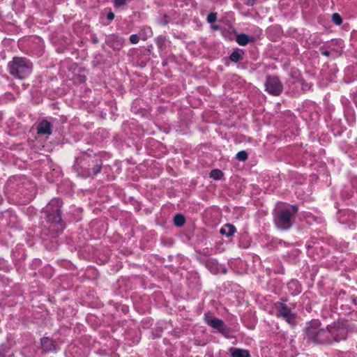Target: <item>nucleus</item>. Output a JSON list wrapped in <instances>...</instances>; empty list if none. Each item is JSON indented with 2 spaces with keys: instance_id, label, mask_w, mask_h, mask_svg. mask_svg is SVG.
Masks as SVG:
<instances>
[{
  "instance_id": "obj_1",
  "label": "nucleus",
  "mask_w": 357,
  "mask_h": 357,
  "mask_svg": "<svg viewBox=\"0 0 357 357\" xmlns=\"http://www.w3.org/2000/svg\"><path fill=\"white\" fill-rule=\"evenodd\" d=\"M320 322L313 320L310 323L307 328V335L315 342L319 344H328L337 342L344 338V336H339V328L336 325L328 326L326 329L319 328Z\"/></svg>"
},
{
  "instance_id": "obj_2",
  "label": "nucleus",
  "mask_w": 357,
  "mask_h": 357,
  "mask_svg": "<svg viewBox=\"0 0 357 357\" xmlns=\"http://www.w3.org/2000/svg\"><path fill=\"white\" fill-rule=\"evenodd\" d=\"M10 73L12 75L24 79L28 77L32 71V63L26 58L15 57L8 63Z\"/></svg>"
},
{
  "instance_id": "obj_3",
  "label": "nucleus",
  "mask_w": 357,
  "mask_h": 357,
  "mask_svg": "<svg viewBox=\"0 0 357 357\" xmlns=\"http://www.w3.org/2000/svg\"><path fill=\"white\" fill-rule=\"evenodd\" d=\"M296 206H288L283 209L278 211L275 214V222L281 229H287L291 225L293 216L297 213Z\"/></svg>"
},
{
  "instance_id": "obj_4",
  "label": "nucleus",
  "mask_w": 357,
  "mask_h": 357,
  "mask_svg": "<svg viewBox=\"0 0 357 357\" xmlns=\"http://www.w3.org/2000/svg\"><path fill=\"white\" fill-rule=\"evenodd\" d=\"M61 206V199L55 198L52 199L45 207L48 221L55 224V225H59L61 226V218L60 215Z\"/></svg>"
},
{
  "instance_id": "obj_5",
  "label": "nucleus",
  "mask_w": 357,
  "mask_h": 357,
  "mask_svg": "<svg viewBox=\"0 0 357 357\" xmlns=\"http://www.w3.org/2000/svg\"><path fill=\"white\" fill-rule=\"evenodd\" d=\"M274 310L277 317H282L289 324H291L295 318L294 314L283 303H275Z\"/></svg>"
},
{
  "instance_id": "obj_6",
  "label": "nucleus",
  "mask_w": 357,
  "mask_h": 357,
  "mask_svg": "<svg viewBox=\"0 0 357 357\" xmlns=\"http://www.w3.org/2000/svg\"><path fill=\"white\" fill-rule=\"evenodd\" d=\"M265 86L266 91L273 96H278L282 91V85L278 78L275 77H268Z\"/></svg>"
},
{
  "instance_id": "obj_7",
  "label": "nucleus",
  "mask_w": 357,
  "mask_h": 357,
  "mask_svg": "<svg viewBox=\"0 0 357 357\" xmlns=\"http://www.w3.org/2000/svg\"><path fill=\"white\" fill-rule=\"evenodd\" d=\"M37 130L39 135H50L52 134V125L49 121L44 120L38 125Z\"/></svg>"
},
{
  "instance_id": "obj_8",
  "label": "nucleus",
  "mask_w": 357,
  "mask_h": 357,
  "mask_svg": "<svg viewBox=\"0 0 357 357\" xmlns=\"http://www.w3.org/2000/svg\"><path fill=\"white\" fill-rule=\"evenodd\" d=\"M205 320L206 323L213 327V328L221 331L223 330V326L224 323L221 319H217V318H211L208 316H205Z\"/></svg>"
},
{
  "instance_id": "obj_9",
  "label": "nucleus",
  "mask_w": 357,
  "mask_h": 357,
  "mask_svg": "<svg viewBox=\"0 0 357 357\" xmlns=\"http://www.w3.org/2000/svg\"><path fill=\"white\" fill-rule=\"evenodd\" d=\"M41 346L45 351H52L56 349L54 342L48 337L41 339Z\"/></svg>"
},
{
  "instance_id": "obj_10",
  "label": "nucleus",
  "mask_w": 357,
  "mask_h": 357,
  "mask_svg": "<svg viewBox=\"0 0 357 357\" xmlns=\"http://www.w3.org/2000/svg\"><path fill=\"white\" fill-rule=\"evenodd\" d=\"M231 357H250L248 350L239 348H231L229 349Z\"/></svg>"
},
{
  "instance_id": "obj_11",
  "label": "nucleus",
  "mask_w": 357,
  "mask_h": 357,
  "mask_svg": "<svg viewBox=\"0 0 357 357\" xmlns=\"http://www.w3.org/2000/svg\"><path fill=\"white\" fill-rule=\"evenodd\" d=\"M235 231H236V229H235L234 226L232 225H230V224H227V225H224L220 229V231L221 234L225 235L226 236H228V237L232 236Z\"/></svg>"
},
{
  "instance_id": "obj_12",
  "label": "nucleus",
  "mask_w": 357,
  "mask_h": 357,
  "mask_svg": "<svg viewBox=\"0 0 357 357\" xmlns=\"http://www.w3.org/2000/svg\"><path fill=\"white\" fill-rule=\"evenodd\" d=\"M250 41V39L246 34L241 33L236 36V42L240 45H246Z\"/></svg>"
},
{
  "instance_id": "obj_13",
  "label": "nucleus",
  "mask_w": 357,
  "mask_h": 357,
  "mask_svg": "<svg viewBox=\"0 0 357 357\" xmlns=\"http://www.w3.org/2000/svg\"><path fill=\"white\" fill-rule=\"evenodd\" d=\"M243 55V52L241 50H237L231 53L230 55V59L232 61L237 62L239 60L242 59Z\"/></svg>"
},
{
  "instance_id": "obj_14",
  "label": "nucleus",
  "mask_w": 357,
  "mask_h": 357,
  "mask_svg": "<svg viewBox=\"0 0 357 357\" xmlns=\"http://www.w3.org/2000/svg\"><path fill=\"white\" fill-rule=\"evenodd\" d=\"M152 36V30L150 27H144L143 28V29L141 31V33H140V36L142 37V38L145 40L147 39V38L150 37Z\"/></svg>"
},
{
  "instance_id": "obj_15",
  "label": "nucleus",
  "mask_w": 357,
  "mask_h": 357,
  "mask_svg": "<svg viewBox=\"0 0 357 357\" xmlns=\"http://www.w3.org/2000/svg\"><path fill=\"white\" fill-rule=\"evenodd\" d=\"M174 222L176 226H182L185 222V218L181 214H177L174 218Z\"/></svg>"
},
{
  "instance_id": "obj_16",
  "label": "nucleus",
  "mask_w": 357,
  "mask_h": 357,
  "mask_svg": "<svg viewBox=\"0 0 357 357\" xmlns=\"http://www.w3.org/2000/svg\"><path fill=\"white\" fill-rule=\"evenodd\" d=\"M222 176V172L219 169H213L210 173V177L215 180H219Z\"/></svg>"
},
{
  "instance_id": "obj_17",
  "label": "nucleus",
  "mask_w": 357,
  "mask_h": 357,
  "mask_svg": "<svg viewBox=\"0 0 357 357\" xmlns=\"http://www.w3.org/2000/svg\"><path fill=\"white\" fill-rule=\"evenodd\" d=\"M289 288L291 289L292 287H295V291L292 294H297L301 291V287L298 285L297 281H291L288 284Z\"/></svg>"
},
{
  "instance_id": "obj_18",
  "label": "nucleus",
  "mask_w": 357,
  "mask_h": 357,
  "mask_svg": "<svg viewBox=\"0 0 357 357\" xmlns=\"http://www.w3.org/2000/svg\"><path fill=\"white\" fill-rule=\"evenodd\" d=\"M236 158L240 161H245L248 158V154L245 151H241L237 153Z\"/></svg>"
},
{
  "instance_id": "obj_19",
  "label": "nucleus",
  "mask_w": 357,
  "mask_h": 357,
  "mask_svg": "<svg viewBox=\"0 0 357 357\" xmlns=\"http://www.w3.org/2000/svg\"><path fill=\"white\" fill-rule=\"evenodd\" d=\"M332 20L337 25H340L342 23V18L337 13H334L332 15Z\"/></svg>"
},
{
  "instance_id": "obj_20",
  "label": "nucleus",
  "mask_w": 357,
  "mask_h": 357,
  "mask_svg": "<svg viewBox=\"0 0 357 357\" xmlns=\"http://www.w3.org/2000/svg\"><path fill=\"white\" fill-rule=\"evenodd\" d=\"M216 14L215 13H210L207 17V21L212 24L216 21Z\"/></svg>"
},
{
  "instance_id": "obj_21",
  "label": "nucleus",
  "mask_w": 357,
  "mask_h": 357,
  "mask_svg": "<svg viewBox=\"0 0 357 357\" xmlns=\"http://www.w3.org/2000/svg\"><path fill=\"white\" fill-rule=\"evenodd\" d=\"M139 40V37L137 34H132L130 36V41L132 44H137Z\"/></svg>"
},
{
  "instance_id": "obj_22",
  "label": "nucleus",
  "mask_w": 357,
  "mask_h": 357,
  "mask_svg": "<svg viewBox=\"0 0 357 357\" xmlns=\"http://www.w3.org/2000/svg\"><path fill=\"white\" fill-rule=\"evenodd\" d=\"M126 3V0H114V5L116 7L124 6Z\"/></svg>"
},
{
  "instance_id": "obj_23",
  "label": "nucleus",
  "mask_w": 357,
  "mask_h": 357,
  "mask_svg": "<svg viewBox=\"0 0 357 357\" xmlns=\"http://www.w3.org/2000/svg\"><path fill=\"white\" fill-rule=\"evenodd\" d=\"M114 17V15L112 13H109L108 15H107V18L109 20H112Z\"/></svg>"
},
{
  "instance_id": "obj_24",
  "label": "nucleus",
  "mask_w": 357,
  "mask_h": 357,
  "mask_svg": "<svg viewBox=\"0 0 357 357\" xmlns=\"http://www.w3.org/2000/svg\"><path fill=\"white\" fill-rule=\"evenodd\" d=\"M248 3L250 4V5H253L254 0H248Z\"/></svg>"
},
{
  "instance_id": "obj_25",
  "label": "nucleus",
  "mask_w": 357,
  "mask_h": 357,
  "mask_svg": "<svg viewBox=\"0 0 357 357\" xmlns=\"http://www.w3.org/2000/svg\"><path fill=\"white\" fill-rule=\"evenodd\" d=\"M323 54L325 55V56H328L329 55V52L328 51H324V52H323Z\"/></svg>"
},
{
  "instance_id": "obj_26",
  "label": "nucleus",
  "mask_w": 357,
  "mask_h": 357,
  "mask_svg": "<svg viewBox=\"0 0 357 357\" xmlns=\"http://www.w3.org/2000/svg\"><path fill=\"white\" fill-rule=\"evenodd\" d=\"M100 170V167H98V169L96 171L95 174H97L98 172H99Z\"/></svg>"
},
{
  "instance_id": "obj_27",
  "label": "nucleus",
  "mask_w": 357,
  "mask_h": 357,
  "mask_svg": "<svg viewBox=\"0 0 357 357\" xmlns=\"http://www.w3.org/2000/svg\"><path fill=\"white\" fill-rule=\"evenodd\" d=\"M213 28L215 29H218V27L217 26H213Z\"/></svg>"
},
{
  "instance_id": "obj_28",
  "label": "nucleus",
  "mask_w": 357,
  "mask_h": 357,
  "mask_svg": "<svg viewBox=\"0 0 357 357\" xmlns=\"http://www.w3.org/2000/svg\"><path fill=\"white\" fill-rule=\"evenodd\" d=\"M1 200H2V199H1V198L0 197V204L1 203Z\"/></svg>"
}]
</instances>
